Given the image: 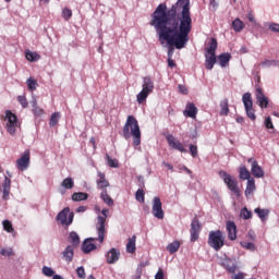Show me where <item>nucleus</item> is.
I'll return each instance as SVG.
<instances>
[{
    "label": "nucleus",
    "instance_id": "nucleus-61",
    "mask_svg": "<svg viewBox=\"0 0 279 279\" xmlns=\"http://www.w3.org/2000/svg\"><path fill=\"white\" fill-rule=\"evenodd\" d=\"M163 167H167L169 171H173V166L167 161L162 162Z\"/></svg>",
    "mask_w": 279,
    "mask_h": 279
},
{
    "label": "nucleus",
    "instance_id": "nucleus-63",
    "mask_svg": "<svg viewBox=\"0 0 279 279\" xmlns=\"http://www.w3.org/2000/svg\"><path fill=\"white\" fill-rule=\"evenodd\" d=\"M76 213H86V206H80L76 208Z\"/></svg>",
    "mask_w": 279,
    "mask_h": 279
},
{
    "label": "nucleus",
    "instance_id": "nucleus-55",
    "mask_svg": "<svg viewBox=\"0 0 279 279\" xmlns=\"http://www.w3.org/2000/svg\"><path fill=\"white\" fill-rule=\"evenodd\" d=\"M270 32H274L275 34H279V24L278 23H271L269 25Z\"/></svg>",
    "mask_w": 279,
    "mask_h": 279
},
{
    "label": "nucleus",
    "instance_id": "nucleus-18",
    "mask_svg": "<svg viewBox=\"0 0 279 279\" xmlns=\"http://www.w3.org/2000/svg\"><path fill=\"white\" fill-rule=\"evenodd\" d=\"M98 179L96 180L97 189L100 191H107L108 186H110V182L106 180V173L98 171Z\"/></svg>",
    "mask_w": 279,
    "mask_h": 279
},
{
    "label": "nucleus",
    "instance_id": "nucleus-6",
    "mask_svg": "<svg viewBox=\"0 0 279 279\" xmlns=\"http://www.w3.org/2000/svg\"><path fill=\"white\" fill-rule=\"evenodd\" d=\"M108 213H110L109 209H102L101 215H104V217L102 216L97 217L96 230H97L99 243H102L106 236V219L108 218Z\"/></svg>",
    "mask_w": 279,
    "mask_h": 279
},
{
    "label": "nucleus",
    "instance_id": "nucleus-27",
    "mask_svg": "<svg viewBox=\"0 0 279 279\" xmlns=\"http://www.w3.org/2000/svg\"><path fill=\"white\" fill-rule=\"evenodd\" d=\"M230 112V107L228 105V98H225L220 101V116L228 117Z\"/></svg>",
    "mask_w": 279,
    "mask_h": 279
},
{
    "label": "nucleus",
    "instance_id": "nucleus-21",
    "mask_svg": "<svg viewBox=\"0 0 279 279\" xmlns=\"http://www.w3.org/2000/svg\"><path fill=\"white\" fill-rule=\"evenodd\" d=\"M183 114L184 117H190V119H195V117H197V107H195V104L189 102Z\"/></svg>",
    "mask_w": 279,
    "mask_h": 279
},
{
    "label": "nucleus",
    "instance_id": "nucleus-30",
    "mask_svg": "<svg viewBox=\"0 0 279 279\" xmlns=\"http://www.w3.org/2000/svg\"><path fill=\"white\" fill-rule=\"evenodd\" d=\"M100 199H102V202L107 204V206H114V201L112 199V197H110V195H108V190L101 191Z\"/></svg>",
    "mask_w": 279,
    "mask_h": 279
},
{
    "label": "nucleus",
    "instance_id": "nucleus-31",
    "mask_svg": "<svg viewBox=\"0 0 279 279\" xmlns=\"http://www.w3.org/2000/svg\"><path fill=\"white\" fill-rule=\"evenodd\" d=\"M259 66H262V69H271V66H279V60L265 59L259 63Z\"/></svg>",
    "mask_w": 279,
    "mask_h": 279
},
{
    "label": "nucleus",
    "instance_id": "nucleus-58",
    "mask_svg": "<svg viewBox=\"0 0 279 279\" xmlns=\"http://www.w3.org/2000/svg\"><path fill=\"white\" fill-rule=\"evenodd\" d=\"M179 92L181 93V95H189V89L186 88V86L180 84L178 85Z\"/></svg>",
    "mask_w": 279,
    "mask_h": 279
},
{
    "label": "nucleus",
    "instance_id": "nucleus-3",
    "mask_svg": "<svg viewBox=\"0 0 279 279\" xmlns=\"http://www.w3.org/2000/svg\"><path fill=\"white\" fill-rule=\"evenodd\" d=\"M217 39L211 38L209 41V47L205 52V68L207 71H213L215 69V64H217Z\"/></svg>",
    "mask_w": 279,
    "mask_h": 279
},
{
    "label": "nucleus",
    "instance_id": "nucleus-41",
    "mask_svg": "<svg viewBox=\"0 0 279 279\" xmlns=\"http://www.w3.org/2000/svg\"><path fill=\"white\" fill-rule=\"evenodd\" d=\"M26 84L28 86V90H36L38 88V81L34 80L33 77L27 78Z\"/></svg>",
    "mask_w": 279,
    "mask_h": 279
},
{
    "label": "nucleus",
    "instance_id": "nucleus-53",
    "mask_svg": "<svg viewBox=\"0 0 279 279\" xmlns=\"http://www.w3.org/2000/svg\"><path fill=\"white\" fill-rule=\"evenodd\" d=\"M33 113L35 114V117H41V114H45V110L37 106L33 108Z\"/></svg>",
    "mask_w": 279,
    "mask_h": 279
},
{
    "label": "nucleus",
    "instance_id": "nucleus-22",
    "mask_svg": "<svg viewBox=\"0 0 279 279\" xmlns=\"http://www.w3.org/2000/svg\"><path fill=\"white\" fill-rule=\"evenodd\" d=\"M63 259L65 263H73V256H75V250L72 245H68L62 252Z\"/></svg>",
    "mask_w": 279,
    "mask_h": 279
},
{
    "label": "nucleus",
    "instance_id": "nucleus-28",
    "mask_svg": "<svg viewBox=\"0 0 279 279\" xmlns=\"http://www.w3.org/2000/svg\"><path fill=\"white\" fill-rule=\"evenodd\" d=\"M69 241L72 245V247H77V245H80V234H77V232L75 231H71L69 233Z\"/></svg>",
    "mask_w": 279,
    "mask_h": 279
},
{
    "label": "nucleus",
    "instance_id": "nucleus-57",
    "mask_svg": "<svg viewBox=\"0 0 279 279\" xmlns=\"http://www.w3.org/2000/svg\"><path fill=\"white\" fill-rule=\"evenodd\" d=\"M137 184L140 189H145V178H143V175L137 177Z\"/></svg>",
    "mask_w": 279,
    "mask_h": 279
},
{
    "label": "nucleus",
    "instance_id": "nucleus-39",
    "mask_svg": "<svg viewBox=\"0 0 279 279\" xmlns=\"http://www.w3.org/2000/svg\"><path fill=\"white\" fill-rule=\"evenodd\" d=\"M147 97H149L148 92L142 89L136 96L137 104H143V101H146Z\"/></svg>",
    "mask_w": 279,
    "mask_h": 279
},
{
    "label": "nucleus",
    "instance_id": "nucleus-2",
    "mask_svg": "<svg viewBox=\"0 0 279 279\" xmlns=\"http://www.w3.org/2000/svg\"><path fill=\"white\" fill-rule=\"evenodd\" d=\"M122 136L128 141L133 136L134 147L141 145V126L138 125V120L134 116H129L126 122L123 126Z\"/></svg>",
    "mask_w": 279,
    "mask_h": 279
},
{
    "label": "nucleus",
    "instance_id": "nucleus-32",
    "mask_svg": "<svg viewBox=\"0 0 279 279\" xmlns=\"http://www.w3.org/2000/svg\"><path fill=\"white\" fill-rule=\"evenodd\" d=\"M239 178L240 180H252V175L250 174V170H247V167L242 166L239 169Z\"/></svg>",
    "mask_w": 279,
    "mask_h": 279
},
{
    "label": "nucleus",
    "instance_id": "nucleus-24",
    "mask_svg": "<svg viewBox=\"0 0 279 279\" xmlns=\"http://www.w3.org/2000/svg\"><path fill=\"white\" fill-rule=\"evenodd\" d=\"M142 90H145L148 94L154 93V81L151 77L145 76L143 78Z\"/></svg>",
    "mask_w": 279,
    "mask_h": 279
},
{
    "label": "nucleus",
    "instance_id": "nucleus-43",
    "mask_svg": "<svg viewBox=\"0 0 279 279\" xmlns=\"http://www.w3.org/2000/svg\"><path fill=\"white\" fill-rule=\"evenodd\" d=\"M41 271H43L44 276H47V278H51V277L56 276V271L53 270V268H51L49 266H44L41 268Z\"/></svg>",
    "mask_w": 279,
    "mask_h": 279
},
{
    "label": "nucleus",
    "instance_id": "nucleus-40",
    "mask_svg": "<svg viewBox=\"0 0 279 279\" xmlns=\"http://www.w3.org/2000/svg\"><path fill=\"white\" fill-rule=\"evenodd\" d=\"M241 247L248 250V252H256V244L253 242H240Z\"/></svg>",
    "mask_w": 279,
    "mask_h": 279
},
{
    "label": "nucleus",
    "instance_id": "nucleus-51",
    "mask_svg": "<svg viewBox=\"0 0 279 279\" xmlns=\"http://www.w3.org/2000/svg\"><path fill=\"white\" fill-rule=\"evenodd\" d=\"M76 274H77L78 278L86 279V270L84 269V266L77 267Z\"/></svg>",
    "mask_w": 279,
    "mask_h": 279
},
{
    "label": "nucleus",
    "instance_id": "nucleus-56",
    "mask_svg": "<svg viewBox=\"0 0 279 279\" xmlns=\"http://www.w3.org/2000/svg\"><path fill=\"white\" fill-rule=\"evenodd\" d=\"M2 199H4V202H8V199H10V189L2 190Z\"/></svg>",
    "mask_w": 279,
    "mask_h": 279
},
{
    "label": "nucleus",
    "instance_id": "nucleus-25",
    "mask_svg": "<svg viewBox=\"0 0 279 279\" xmlns=\"http://www.w3.org/2000/svg\"><path fill=\"white\" fill-rule=\"evenodd\" d=\"M256 191V181L254 178L248 179L246 183V189L244 191L245 197H250V195H254V192Z\"/></svg>",
    "mask_w": 279,
    "mask_h": 279
},
{
    "label": "nucleus",
    "instance_id": "nucleus-64",
    "mask_svg": "<svg viewBox=\"0 0 279 279\" xmlns=\"http://www.w3.org/2000/svg\"><path fill=\"white\" fill-rule=\"evenodd\" d=\"M247 19H248V21H250V23H255V19H254V14H252V13H248L247 14Z\"/></svg>",
    "mask_w": 279,
    "mask_h": 279
},
{
    "label": "nucleus",
    "instance_id": "nucleus-46",
    "mask_svg": "<svg viewBox=\"0 0 279 279\" xmlns=\"http://www.w3.org/2000/svg\"><path fill=\"white\" fill-rule=\"evenodd\" d=\"M265 128L267 130H270V134H274L275 132V129H274V122H271V117H267L265 119Z\"/></svg>",
    "mask_w": 279,
    "mask_h": 279
},
{
    "label": "nucleus",
    "instance_id": "nucleus-26",
    "mask_svg": "<svg viewBox=\"0 0 279 279\" xmlns=\"http://www.w3.org/2000/svg\"><path fill=\"white\" fill-rule=\"evenodd\" d=\"M128 254H134L136 252V235H132L126 244Z\"/></svg>",
    "mask_w": 279,
    "mask_h": 279
},
{
    "label": "nucleus",
    "instance_id": "nucleus-44",
    "mask_svg": "<svg viewBox=\"0 0 279 279\" xmlns=\"http://www.w3.org/2000/svg\"><path fill=\"white\" fill-rule=\"evenodd\" d=\"M240 217L242 219H252V210H248L247 207H243L240 211Z\"/></svg>",
    "mask_w": 279,
    "mask_h": 279
},
{
    "label": "nucleus",
    "instance_id": "nucleus-13",
    "mask_svg": "<svg viewBox=\"0 0 279 279\" xmlns=\"http://www.w3.org/2000/svg\"><path fill=\"white\" fill-rule=\"evenodd\" d=\"M93 241H99V238H87L82 243L81 250L83 254H90L94 250H97V245Z\"/></svg>",
    "mask_w": 279,
    "mask_h": 279
},
{
    "label": "nucleus",
    "instance_id": "nucleus-16",
    "mask_svg": "<svg viewBox=\"0 0 279 279\" xmlns=\"http://www.w3.org/2000/svg\"><path fill=\"white\" fill-rule=\"evenodd\" d=\"M19 171H27L29 168V150H25L24 155L16 160Z\"/></svg>",
    "mask_w": 279,
    "mask_h": 279
},
{
    "label": "nucleus",
    "instance_id": "nucleus-62",
    "mask_svg": "<svg viewBox=\"0 0 279 279\" xmlns=\"http://www.w3.org/2000/svg\"><path fill=\"white\" fill-rule=\"evenodd\" d=\"M232 278L233 279H245V277L243 276V272H239V274L234 275Z\"/></svg>",
    "mask_w": 279,
    "mask_h": 279
},
{
    "label": "nucleus",
    "instance_id": "nucleus-45",
    "mask_svg": "<svg viewBox=\"0 0 279 279\" xmlns=\"http://www.w3.org/2000/svg\"><path fill=\"white\" fill-rule=\"evenodd\" d=\"M135 199L143 204L145 202V191L143 189H138L135 193Z\"/></svg>",
    "mask_w": 279,
    "mask_h": 279
},
{
    "label": "nucleus",
    "instance_id": "nucleus-20",
    "mask_svg": "<svg viewBox=\"0 0 279 279\" xmlns=\"http://www.w3.org/2000/svg\"><path fill=\"white\" fill-rule=\"evenodd\" d=\"M227 232L230 241H236V223L234 221H227Z\"/></svg>",
    "mask_w": 279,
    "mask_h": 279
},
{
    "label": "nucleus",
    "instance_id": "nucleus-12",
    "mask_svg": "<svg viewBox=\"0 0 279 279\" xmlns=\"http://www.w3.org/2000/svg\"><path fill=\"white\" fill-rule=\"evenodd\" d=\"M166 141H167L169 147H171V149L181 151V154H186V148H184V144H182V142L175 140V137L172 134L167 135Z\"/></svg>",
    "mask_w": 279,
    "mask_h": 279
},
{
    "label": "nucleus",
    "instance_id": "nucleus-59",
    "mask_svg": "<svg viewBox=\"0 0 279 279\" xmlns=\"http://www.w3.org/2000/svg\"><path fill=\"white\" fill-rule=\"evenodd\" d=\"M155 279H165V272H162V269H159L157 274L155 275Z\"/></svg>",
    "mask_w": 279,
    "mask_h": 279
},
{
    "label": "nucleus",
    "instance_id": "nucleus-4",
    "mask_svg": "<svg viewBox=\"0 0 279 279\" xmlns=\"http://www.w3.org/2000/svg\"><path fill=\"white\" fill-rule=\"evenodd\" d=\"M218 175L235 197H241V190L239 189V181H236V178L223 170H220Z\"/></svg>",
    "mask_w": 279,
    "mask_h": 279
},
{
    "label": "nucleus",
    "instance_id": "nucleus-15",
    "mask_svg": "<svg viewBox=\"0 0 279 279\" xmlns=\"http://www.w3.org/2000/svg\"><path fill=\"white\" fill-rule=\"evenodd\" d=\"M247 162L251 163V173L254 178H265V171L260 166H258V161L255 159L248 158Z\"/></svg>",
    "mask_w": 279,
    "mask_h": 279
},
{
    "label": "nucleus",
    "instance_id": "nucleus-10",
    "mask_svg": "<svg viewBox=\"0 0 279 279\" xmlns=\"http://www.w3.org/2000/svg\"><path fill=\"white\" fill-rule=\"evenodd\" d=\"M202 232V223L197 219H193L191 222V229H190V241L192 243H195L199 239V233Z\"/></svg>",
    "mask_w": 279,
    "mask_h": 279
},
{
    "label": "nucleus",
    "instance_id": "nucleus-33",
    "mask_svg": "<svg viewBox=\"0 0 279 279\" xmlns=\"http://www.w3.org/2000/svg\"><path fill=\"white\" fill-rule=\"evenodd\" d=\"M25 58L28 62H38V60H40L38 52H33L32 50L25 51Z\"/></svg>",
    "mask_w": 279,
    "mask_h": 279
},
{
    "label": "nucleus",
    "instance_id": "nucleus-11",
    "mask_svg": "<svg viewBox=\"0 0 279 279\" xmlns=\"http://www.w3.org/2000/svg\"><path fill=\"white\" fill-rule=\"evenodd\" d=\"M153 215L156 219H165V210H162V202L160 197L153 198Z\"/></svg>",
    "mask_w": 279,
    "mask_h": 279
},
{
    "label": "nucleus",
    "instance_id": "nucleus-54",
    "mask_svg": "<svg viewBox=\"0 0 279 279\" xmlns=\"http://www.w3.org/2000/svg\"><path fill=\"white\" fill-rule=\"evenodd\" d=\"M12 186V181L10 178L4 177V181L2 183V189H10Z\"/></svg>",
    "mask_w": 279,
    "mask_h": 279
},
{
    "label": "nucleus",
    "instance_id": "nucleus-9",
    "mask_svg": "<svg viewBox=\"0 0 279 279\" xmlns=\"http://www.w3.org/2000/svg\"><path fill=\"white\" fill-rule=\"evenodd\" d=\"M7 117V132L11 134V136H14L16 134V128H19V118L16 114L12 113V111L7 110L5 111Z\"/></svg>",
    "mask_w": 279,
    "mask_h": 279
},
{
    "label": "nucleus",
    "instance_id": "nucleus-38",
    "mask_svg": "<svg viewBox=\"0 0 279 279\" xmlns=\"http://www.w3.org/2000/svg\"><path fill=\"white\" fill-rule=\"evenodd\" d=\"M60 121V112H53L50 117L49 125L50 128H56Z\"/></svg>",
    "mask_w": 279,
    "mask_h": 279
},
{
    "label": "nucleus",
    "instance_id": "nucleus-60",
    "mask_svg": "<svg viewBox=\"0 0 279 279\" xmlns=\"http://www.w3.org/2000/svg\"><path fill=\"white\" fill-rule=\"evenodd\" d=\"M168 66H169L170 69L175 68V61H173V59H168Z\"/></svg>",
    "mask_w": 279,
    "mask_h": 279
},
{
    "label": "nucleus",
    "instance_id": "nucleus-47",
    "mask_svg": "<svg viewBox=\"0 0 279 279\" xmlns=\"http://www.w3.org/2000/svg\"><path fill=\"white\" fill-rule=\"evenodd\" d=\"M62 16H63L64 21H70L71 16H73V11H71V9H69V8H64L62 10Z\"/></svg>",
    "mask_w": 279,
    "mask_h": 279
},
{
    "label": "nucleus",
    "instance_id": "nucleus-52",
    "mask_svg": "<svg viewBox=\"0 0 279 279\" xmlns=\"http://www.w3.org/2000/svg\"><path fill=\"white\" fill-rule=\"evenodd\" d=\"M190 153H191L192 158H197V154H198L197 145L191 144L190 145Z\"/></svg>",
    "mask_w": 279,
    "mask_h": 279
},
{
    "label": "nucleus",
    "instance_id": "nucleus-19",
    "mask_svg": "<svg viewBox=\"0 0 279 279\" xmlns=\"http://www.w3.org/2000/svg\"><path fill=\"white\" fill-rule=\"evenodd\" d=\"M120 256H121V252H119V250L112 247L106 254L108 265H114V263H117V260H119Z\"/></svg>",
    "mask_w": 279,
    "mask_h": 279
},
{
    "label": "nucleus",
    "instance_id": "nucleus-8",
    "mask_svg": "<svg viewBox=\"0 0 279 279\" xmlns=\"http://www.w3.org/2000/svg\"><path fill=\"white\" fill-rule=\"evenodd\" d=\"M74 218L75 214L71 211V208L69 207H64L56 217L57 221L65 228H69V226L73 223Z\"/></svg>",
    "mask_w": 279,
    "mask_h": 279
},
{
    "label": "nucleus",
    "instance_id": "nucleus-1",
    "mask_svg": "<svg viewBox=\"0 0 279 279\" xmlns=\"http://www.w3.org/2000/svg\"><path fill=\"white\" fill-rule=\"evenodd\" d=\"M150 27H154L160 45H168V59H173L175 49H184L189 45L193 17L191 0H177L170 8L160 3L150 14Z\"/></svg>",
    "mask_w": 279,
    "mask_h": 279
},
{
    "label": "nucleus",
    "instance_id": "nucleus-5",
    "mask_svg": "<svg viewBox=\"0 0 279 279\" xmlns=\"http://www.w3.org/2000/svg\"><path fill=\"white\" fill-rule=\"evenodd\" d=\"M208 245L213 247L215 252H219L223 245H226V236L221 230L210 231L208 235Z\"/></svg>",
    "mask_w": 279,
    "mask_h": 279
},
{
    "label": "nucleus",
    "instance_id": "nucleus-34",
    "mask_svg": "<svg viewBox=\"0 0 279 279\" xmlns=\"http://www.w3.org/2000/svg\"><path fill=\"white\" fill-rule=\"evenodd\" d=\"M254 213L259 217L260 221H265L269 217V209L255 208Z\"/></svg>",
    "mask_w": 279,
    "mask_h": 279
},
{
    "label": "nucleus",
    "instance_id": "nucleus-35",
    "mask_svg": "<svg viewBox=\"0 0 279 279\" xmlns=\"http://www.w3.org/2000/svg\"><path fill=\"white\" fill-rule=\"evenodd\" d=\"M232 28L238 33L243 32V29L245 28V24H243V21L238 17L232 22Z\"/></svg>",
    "mask_w": 279,
    "mask_h": 279
},
{
    "label": "nucleus",
    "instance_id": "nucleus-49",
    "mask_svg": "<svg viewBox=\"0 0 279 279\" xmlns=\"http://www.w3.org/2000/svg\"><path fill=\"white\" fill-rule=\"evenodd\" d=\"M17 101L22 106V108H27L29 106V102H27V98L25 95L17 96Z\"/></svg>",
    "mask_w": 279,
    "mask_h": 279
},
{
    "label": "nucleus",
    "instance_id": "nucleus-42",
    "mask_svg": "<svg viewBox=\"0 0 279 279\" xmlns=\"http://www.w3.org/2000/svg\"><path fill=\"white\" fill-rule=\"evenodd\" d=\"M106 158L109 167H111L112 169H119V160L112 159L110 155H106Z\"/></svg>",
    "mask_w": 279,
    "mask_h": 279
},
{
    "label": "nucleus",
    "instance_id": "nucleus-7",
    "mask_svg": "<svg viewBox=\"0 0 279 279\" xmlns=\"http://www.w3.org/2000/svg\"><path fill=\"white\" fill-rule=\"evenodd\" d=\"M242 102L244 105L246 117H248L251 121H256V111L254 110V101L252 100V94L250 92L243 94Z\"/></svg>",
    "mask_w": 279,
    "mask_h": 279
},
{
    "label": "nucleus",
    "instance_id": "nucleus-37",
    "mask_svg": "<svg viewBox=\"0 0 279 279\" xmlns=\"http://www.w3.org/2000/svg\"><path fill=\"white\" fill-rule=\"evenodd\" d=\"M167 250L169 251V254H175L180 250V241L175 240L172 243L167 245Z\"/></svg>",
    "mask_w": 279,
    "mask_h": 279
},
{
    "label": "nucleus",
    "instance_id": "nucleus-29",
    "mask_svg": "<svg viewBox=\"0 0 279 279\" xmlns=\"http://www.w3.org/2000/svg\"><path fill=\"white\" fill-rule=\"evenodd\" d=\"M88 199V193L75 192L72 194V202H86Z\"/></svg>",
    "mask_w": 279,
    "mask_h": 279
},
{
    "label": "nucleus",
    "instance_id": "nucleus-17",
    "mask_svg": "<svg viewBox=\"0 0 279 279\" xmlns=\"http://www.w3.org/2000/svg\"><path fill=\"white\" fill-rule=\"evenodd\" d=\"M255 96L259 108H267L269 106V98L263 93V88L256 86Z\"/></svg>",
    "mask_w": 279,
    "mask_h": 279
},
{
    "label": "nucleus",
    "instance_id": "nucleus-50",
    "mask_svg": "<svg viewBox=\"0 0 279 279\" xmlns=\"http://www.w3.org/2000/svg\"><path fill=\"white\" fill-rule=\"evenodd\" d=\"M1 256H14V250L10 248H1L0 250Z\"/></svg>",
    "mask_w": 279,
    "mask_h": 279
},
{
    "label": "nucleus",
    "instance_id": "nucleus-23",
    "mask_svg": "<svg viewBox=\"0 0 279 279\" xmlns=\"http://www.w3.org/2000/svg\"><path fill=\"white\" fill-rule=\"evenodd\" d=\"M230 60H232V54H230V52H222L218 56V62L221 69H226L230 63Z\"/></svg>",
    "mask_w": 279,
    "mask_h": 279
},
{
    "label": "nucleus",
    "instance_id": "nucleus-48",
    "mask_svg": "<svg viewBox=\"0 0 279 279\" xmlns=\"http://www.w3.org/2000/svg\"><path fill=\"white\" fill-rule=\"evenodd\" d=\"M2 225L5 232H14V227H12V222L10 220H3Z\"/></svg>",
    "mask_w": 279,
    "mask_h": 279
},
{
    "label": "nucleus",
    "instance_id": "nucleus-14",
    "mask_svg": "<svg viewBox=\"0 0 279 279\" xmlns=\"http://www.w3.org/2000/svg\"><path fill=\"white\" fill-rule=\"evenodd\" d=\"M221 266L229 272V274H236V268L239 265L236 264V259L225 257L221 262Z\"/></svg>",
    "mask_w": 279,
    "mask_h": 279
},
{
    "label": "nucleus",
    "instance_id": "nucleus-36",
    "mask_svg": "<svg viewBox=\"0 0 279 279\" xmlns=\"http://www.w3.org/2000/svg\"><path fill=\"white\" fill-rule=\"evenodd\" d=\"M61 186L65 190H71L75 186V181H73V178L68 177L61 182Z\"/></svg>",
    "mask_w": 279,
    "mask_h": 279
}]
</instances>
